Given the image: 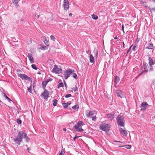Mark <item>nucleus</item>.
<instances>
[{
	"instance_id": "f704fd0d",
	"label": "nucleus",
	"mask_w": 155,
	"mask_h": 155,
	"mask_svg": "<svg viewBox=\"0 0 155 155\" xmlns=\"http://www.w3.org/2000/svg\"><path fill=\"white\" fill-rule=\"evenodd\" d=\"M124 146V147L127 149H129L131 147V146L129 145H125Z\"/></svg>"
},
{
	"instance_id": "8fccbe9b",
	"label": "nucleus",
	"mask_w": 155,
	"mask_h": 155,
	"mask_svg": "<svg viewBox=\"0 0 155 155\" xmlns=\"http://www.w3.org/2000/svg\"><path fill=\"white\" fill-rule=\"evenodd\" d=\"M140 40V38H137L136 39V42L137 43H138V42Z\"/></svg>"
},
{
	"instance_id": "7ed1b4c3",
	"label": "nucleus",
	"mask_w": 155,
	"mask_h": 155,
	"mask_svg": "<svg viewBox=\"0 0 155 155\" xmlns=\"http://www.w3.org/2000/svg\"><path fill=\"white\" fill-rule=\"evenodd\" d=\"M117 119L118 125L122 127L124 126L125 124L124 122V118L123 116L118 115L117 117Z\"/></svg>"
},
{
	"instance_id": "e2e57ef3",
	"label": "nucleus",
	"mask_w": 155,
	"mask_h": 155,
	"mask_svg": "<svg viewBox=\"0 0 155 155\" xmlns=\"http://www.w3.org/2000/svg\"><path fill=\"white\" fill-rule=\"evenodd\" d=\"M30 150V148L29 147H28L27 148V150L28 151Z\"/></svg>"
},
{
	"instance_id": "49530a36",
	"label": "nucleus",
	"mask_w": 155,
	"mask_h": 155,
	"mask_svg": "<svg viewBox=\"0 0 155 155\" xmlns=\"http://www.w3.org/2000/svg\"><path fill=\"white\" fill-rule=\"evenodd\" d=\"M52 80V79L51 78H49V79H48L47 81H46V82H47L48 83V82H49V81H51Z\"/></svg>"
},
{
	"instance_id": "c85d7f7f",
	"label": "nucleus",
	"mask_w": 155,
	"mask_h": 155,
	"mask_svg": "<svg viewBox=\"0 0 155 155\" xmlns=\"http://www.w3.org/2000/svg\"><path fill=\"white\" fill-rule=\"evenodd\" d=\"M41 48L42 50H45L47 49V46H44L42 45L41 46Z\"/></svg>"
},
{
	"instance_id": "6e6d98bb",
	"label": "nucleus",
	"mask_w": 155,
	"mask_h": 155,
	"mask_svg": "<svg viewBox=\"0 0 155 155\" xmlns=\"http://www.w3.org/2000/svg\"><path fill=\"white\" fill-rule=\"evenodd\" d=\"M69 15L70 17H71L72 15V14L71 13H70L69 14Z\"/></svg>"
},
{
	"instance_id": "a19ab883",
	"label": "nucleus",
	"mask_w": 155,
	"mask_h": 155,
	"mask_svg": "<svg viewBox=\"0 0 155 155\" xmlns=\"http://www.w3.org/2000/svg\"><path fill=\"white\" fill-rule=\"evenodd\" d=\"M71 96H71V94H67L66 95H65V97L66 98H68V97H71Z\"/></svg>"
},
{
	"instance_id": "9b49d317",
	"label": "nucleus",
	"mask_w": 155,
	"mask_h": 155,
	"mask_svg": "<svg viewBox=\"0 0 155 155\" xmlns=\"http://www.w3.org/2000/svg\"><path fill=\"white\" fill-rule=\"evenodd\" d=\"M114 114L113 113L109 114L107 115V117L108 118L110 119V120H112L114 118Z\"/></svg>"
},
{
	"instance_id": "473e14b6",
	"label": "nucleus",
	"mask_w": 155,
	"mask_h": 155,
	"mask_svg": "<svg viewBox=\"0 0 155 155\" xmlns=\"http://www.w3.org/2000/svg\"><path fill=\"white\" fill-rule=\"evenodd\" d=\"M44 43L47 46H48L49 45V43L47 39H45L44 41Z\"/></svg>"
},
{
	"instance_id": "4468645a",
	"label": "nucleus",
	"mask_w": 155,
	"mask_h": 155,
	"mask_svg": "<svg viewBox=\"0 0 155 155\" xmlns=\"http://www.w3.org/2000/svg\"><path fill=\"white\" fill-rule=\"evenodd\" d=\"M74 127L78 132H81L84 130L81 128V127H78V126H74Z\"/></svg>"
},
{
	"instance_id": "37998d69",
	"label": "nucleus",
	"mask_w": 155,
	"mask_h": 155,
	"mask_svg": "<svg viewBox=\"0 0 155 155\" xmlns=\"http://www.w3.org/2000/svg\"><path fill=\"white\" fill-rule=\"evenodd\" d=\"M150 66V68L149 69V71H153V68L152 67V66Z\"/></svg>"
},
{
	"instance_id": "4d7b16f0",
	"label": "nucleus",
	"mask_w": 155,
	"mask_h": 155,
	"mask_svg": "<svg viewBox=\"0 0 155 155\" xmlns=\"http://www.w3.org/2000/svg\"><path fill=\"white\" fill-rule=\"evenodd\" d=\"M3 89L2 87L0 88V91H3Z\"/></svg>"
},
{
	"instance_id": "dca6fc26",
	"label": "nucleus",
	"mask_w": 155,
	"mask_h": 155,
	"mask_svg": "<svg viewBox=\"0 0 155 155\" xmlns=\"http://www.w3.org/2000/svg\"><path fill=\"white\" fill-rule=\"evenodd\" d=\"M117 96L120 97L122 98L123 96V95L122 94V92L121 91H117L116 92Z\"/></svg>"
},
{
	"instance_id": "20e7f679",
	"label": "nucleus",
	"mask_w": 155,
	"mask_h": 155,
	"mask_svg": "<svg viewBox=\"0 0 155 155\" xmlns=\"http://www.w3.org/2000/svg\"><path fill=\"white\" fill-rule=\"evenodd\" d=\"M18 75L19 77H20L23 80H28L29 81L31 82L32 81V79L31 78L25 74H18Z\"/></svg>"
},
{
	"instance_id": "0eeeda50",
	"label": "nucleus",
	"mask_w": 155,
	"mask_h": 155,
	"mask_svg": "<svg viewBox=\"0 0 155 155\" xmlns=\"http://www.w3.org/2000/svg\"><path fill=\"white\" fill-rule=\"evenodd\" d=\"M74 71V70L72 71L71 69H69L67 70L65 72V79H67L69 77V75L71 73H73Z\"/></svg>"
},
{
	"instance_id": "4be33fe9",
	"label": "nucleus",
	"mask_w": 155,
	"mask_h": 155,
	"mask_svg": "<svg viewBox=\"0 0 155 155\" xmlns=\"http://www.w3.org/2000/svg\"><path fill=\"white\" fill-rule=\"evenodd\" d=\"M83 122L82 121H79L77 125H75L74 126H78V127H81L83 125Z\"/></svg>"
},
{
	"instance_id": "052dcab7",
	"label": "nucleus",
	"mask_w": 155,
	"mask_h": 155,
	"mask_svg": "<svg viewBox=\"0 0 155 155\" xmlns=\"http://www.w3.org/2000/svg\"><path fill=\"white\" fill-rule=\"evenodd\" d=\"M17 72H20L21 71V70L19 69H17Z\"/></svg>"
},
{
	"instance_id": "1a4fd4ad",
	"label": "nucleus",
	"mask_w": 155,
	"mask_h": 155,
	"mask_svg": "<svg viewBox=\"0 0 155 155\" xmlns=\"http://www.w3.org/2000/svg\"><path fill=\"white\" fill-rule=\"evenodd\" d=\"M148 105V104L146 102H143L140 105V107H141V109L140 110L141 111L145 110L147 106Z\"/></svg>"
},
{
	"instance_id": "7c9ffc66",
	"label": "nucleus",
	"mask_w": 155,
	"mask_h": 155,
	"mask_svg": "<svg viewBox=\"0 0 155 155\" xmlns=\"http://www.w3.org/2000/svg\"><path fill=\"white\" fill-rule=\"evenodd\" d=\"M149 9L150 11V13L151 14L152 12L155 11V7H154L152 8H149Z\"/></svg>"
},
{
	"instance_id": "774afa93",
	"label": "nucleus",
	"mask_w": 155,
	"mask_h": 155,
	"mask_svg": "<svg viewBox=\"0 0 155 155\" xmlns=\"http://www.w3.org/2000/svg\"><path fill=\"white\" fill-rule=\"evenodd\" d=\"M118 38L117 37H115L114 38V39H117Z\"/></svg>"
},
{
	"instance_id": "39448f33",
	"label": "nucleus",
	"mask_w": 155,
	"mask_h": 155,
	"mask_svg": "<svg viewBox=\"0 0 155 155\" xmlns=\"http://www.w3.org/2000/svg\"><path fill=\"white\" fill-rule=\"evenodd\" d=\"M62 70L61 68H59L56 65H54V67L51 71L52 72H54L56 74H59L61 73Z\"/></svg>"
},
{
	"instance_id": "864d4df0",
	"label": "nucleus",
	"mask_w": 155,
	"mask_h": 155,
	"mask_svg": "<svg viewBox=\"0 0 155 155\" xmlns=\"http://www.w3.org/2000/svg\"><path fill=\"white\" fill-rule=\"evenodd\" d=\"M123 47L124 48H125V45L124 42H123Z\"/></svg>"
},
{
	"instance_id": "c9c22d12",
	"label": "nucleus",
	"mask_w": 155,
	"mask_h": 155,
	"mask_svg": "<svg viewBox=\"0 0 155 155\" xmlns=\"http://www.w3.org/2000/svg\"><path fill=\"white\" fill-rule=\"evenodd\" d=\"M51 39L52 41H54L55 40V38L54 37V36L52 35H51L50 36Z\"/></svg>"
},
{
	"instance_id": "79ce46f5",
	"label": "nucleus",
	"mask_w": 155,
	"mask_h": 155,
	"mask_svg": "<svg viewBox=\"0 0 155 155\" xmlns=\"http://www.w3.org/2000/svg\"><path fill=\"white\" fill-rule=\"evenodd\" d=\"M73 89L75 92H76L78 91V87L77 84H76L75 86V88L74 89V88H73Z\"/></svg>"
},
{
	"instance_id": "a211bd4d",
	"label": "nucleus",
	"mask_w": 155,
	"mask_h": 155,
	"mask_svg": "<svg viewBox=\"0 0 155 155\" xmlns=\"http://www.w3.org/2000/svg\"><path fill=\"white\" fill-rule=\"evenodd\" d=\"M120 80V79L119 77L117 76H116L115 78L114 79V84H116L117 83L119 82V81Z\"/></svg>"
},
{
	"instance_id": "603ef678",
	"label": "nucleus",
	"mask_w": 155,
	"mask_h": 155,
	"mask_svg": "<svg viewBox=\"0 0 155 155\" xmlns=\"http://www.w3.org/2000/svg\"><path fill=\"white\" fill-rule=\"evenodd\" d=\"M71 101H68L67 102V104H68V105H70V104H71Z\"/></svg>"
},
{
	"instance_id": "6ab92c4d",
	"label": "nucleus",
	"mask_w": 155,
	"mask_h": 155,
	"mask_svg": "<svg viewBox=\"0 0 155 155\" xmlns=\"http://www.w3.org/2000/svg\"><path fill=\"white\" fill-rule=\"evenodd\" d=\"M18 0H13V4L16 6L18 7L19 6L18 4Z\"/></svg>"
},
{
	"instance_id": "bf43d9fd",
	"label": "nucleus",
	"mask_w": 155,
	"mask_h": 155,
	"mask_svg": "<svg viewBox=\"0 0 155 155\" xmlns=\"http://www.w3.org/2000/svg\"><path fill=\"white\" fill-rule=\"evenodd\" d=\"M63 130L64 131V132H65L66 131V129L65 128H64L63 129Z\"/></svg>"
},
{
	"instance_id": "f257e3e1",
	"label": "nucleus",
	"mask_w": 155,
	"mask_h": 155,
	"mask_svg": "<svg viewBox=\"0 0 155 155\" xmlns=\"http://www.w3.org/2000/svg\"><path fill=\"white\" fill-rule=\"evenodd\" d=\"M25 139L26 142H29L30 139L27 136V134L23 131H19L18 133L17 136L13 139L14 142L18 145H19L22 142V139Z\"/></svg>"
},
{
	"instance_id": "f03ea898",
	"label": "nucleus",
	"mask_w": 155,
	"mask_h": 155,
	"mask_svg": "<svg viewBox=\"0 0 155 155\" xmlns=\"http://www.w3.org/2000/svg\"><path fill=\"white\" fill-rule=\"evenodd\" d=\"M100 129L103 131H108L110 127V125L108 124L104 123L100 125Z\"/></svg>"
},
{
	"instance_id": "13d9d810",
	"label": "nucleus",
	"mask_w": 155,
	"mask_h": 155,
	"mask_svg": "<svg viewBox=\"0 0 155 155\" xmlns=\"http://www.w3.org/2000/svg\"><path fill=\"white\" fill-rule=\"evenodd\" d=\"M122 29L123 30V31L124 32V27L123 25L122 26Z\"/></svg>"
},
{
	"instance_id": "5fc2aeb1",
	"label": "nucleus",
	"mask_w": 155,
	"mask_h": 155,
	"mask_svg": "<svg viewBox=\"0 0 155 155\" xmlns=\"http://www.w3.org/2000/svg\"><path fill=\"white\" fill-rule=\"evenodd\" d=\"M130 51V49H128L127 50V54H128Z\"/></svg>"
},
{
	"instance_id": "6e6552de",
	"label": "nucleus",
	"mask_w": 155,
	"mask_h": 155,
	"mask_svg": "<svg viewBox=\"0 0 155 155\" xmlns=\"http://www.w3.org/2000/svg\"><path fill=\"white\" fill-rule=\"evenodd\" d=\"M63 2V5L64 9L65 10H67L69 8V3L68 0H64Z\"/></svg>"
},
{
	"instance_id": "e433bc0d",
	"label": "nucleus",
	"mask_w": 155,
	"mask_h": 155,
	"mask_svg": "<svg viewBox=\"0 0 155 155\" xmlns=\"http://www.w3.org/2000/svg\"><path fill=\"white\" fill-rule=\"evenodd\" d=\"M73 77L75 79H77L78 78L77 77V74L75 73H73Z\"/></svg>"
},
{
	"instance_id": "ddd939ff",
	"label": "nucleus",
	"mask_w": 155,
	"mask_h": 155,
	"mask_svg": "<svg viewBox=\"0 0 155 155\" xmlns=\"http://www.w3.org/2000/svg\"><path fill=\"white\" fill-rule=\"evenodd\" d=\"M86 112V115L88 117H91L93 115V112L92 111L88 110Z\"/></svg>"
},
{
	"instance_id": "cd10ccee",
	"label": "nucleus",
	"mask_w": 155,
	"mask_h": 155,
	"mask_svg": "<svg viewBox=\"0 0 155 155\" xmlns=\"http://www.w3.org/2000/svg\"><path fill=\"white\" fill-rule=\"evenodd\" d=\"M53 105L54 106H56L57 105V103L58 102V101L56 99H54L53 101Z\"/></svg>"
},
{
	"instance_id": "c03bdc74",
	"label": "nucleus",
	"mask_w": 155,
	"mask_h": 155,
	"mask_svg": "<svg viewBox=\"0 0 155 155\" xmlns=\"http://www.w3.org/2000/svg\"><path fill=\"white\" fill-rule=\"evenodd\" d=\"M92 120L93 121H96V117L95 116L93 117L92 118Z\"/></svg>"
},
{
	"instance_id": "f8f14e48",
	"label": "nucleus",
	"mask_w": 155,
	"mask_h": 155,
	"mask_svg": "<svg viewBox=\"0 0 155 155\" xmlns=\"http://www.w3.org/2000/svg\"><path fill=\"white\" fill-rule=\"evenodd\" d=\"M28 57L31 63H33L34 62V60L32 57V55L31 54L28 53Z\"/></svg>"
},
{
	"instance_id": "5701e85b",
	"label": "nucleus",
	"mask_w": 155,
	"mask_h": 155,
	"mask_svg": "<svg viewBox=\"0 0 155 155\" xmlns=\"http://www.w3.org/2000/svg\"><path fill=\"white\" fill-rule=\"evenodd\" d=\"M72 108L74 110H78L79 108V106L78 105L76 104L74 106L72 107Z\"/></svg>"
},
{
	"instance_id": "423d86ee",
	"label": "nucleus",
	"mask_w": 155,
	"mask_h": 155,
	"mask_svg": "<svg viewBox=\"0 0 155 155\" xmlns=\"http://www.w3.org/2000/svg\"><path fill=\"white\" fill-rule=\"evenodd\" d=\"M49 94L46 89H45L44 91L41 94L40 96L43 97L44 99H47L49 97Z\"/></svg>"
},
{
	"instance_id": "9d476101",
	"label": "nucleus",
	"mask_w": 155,
	"mask_h": 155,
	"mask_svg": "<svg viewBox=\"0 0 155 155\" xmlns=\"http://www.w3.org/2000/svg\"><path fill=\"white\" fill-rule=\"evenodd\" d=\"M119 130L121 134L126 137L127 136V132L126 130H123L122 128H120Z\"/></svg>"
},
{
	"instance_id": "b1692460",
	"label": "nucleus",
	"mask_w": 155,
	"mask_h": 155,
	"mask_svg": "<svg viewBox=\"0 0 155 155\" xmlns=\"http://www.w3.org/2000/svg\"><path fill=\"white\" fill-rule=\"evenodd\" d=\"M2 93L4 94V96L5 98L6 99H7L8 101L9 102H10L11 101H12V100L11 99H10L8 97L4 92H2Z\"/></svg>"
},
{
	"instance_id": "393cba45",
	"label": "nucleus",
	"mask_w": 155,
	"mask_h": 155,
	"mask_svg": "<svg viewBox=\"0 0 155 155\" xmlns=\"http://www.w3.org/2000/svg\"><path fill=\"white\" fill-rule=\"evenodd\" d=\"M94 58H97V55H98V51L97 50L96 51L95 50L94 51Z\"/></svg>"
},
{
	"instance_id": "3c124183",
	"label": "nucleus",
	"mask_w": 155,
	"mask_h": 155,
	"mask_svg": "<svg viewBox=\"0 0 155 155\" xmlns=\"http://www.w3.org/2000/svg\"><path fill=\"white\" fill-rule=\"evenodd\" d=\"M64 84L65 87H67V84L66 83L65 81H64Z\"/></svg>"
},
{
	"instance_id": "0e129e2a",
	"label": "nucleus",
	"mask_w": 155,
	"mask_h": 155,
	"mask_svg": "<svg viewBox=\"0 0 155 155\" xmlns=\"http://www.w3.org/2000/svg\"><path fill=\"white\" fill-rule=\"evenodd\" d=\"M38 74H41V72L40 71H38Z\"/></svg>"
},
{
	"instance_id": "a878e982",
	"label": "nucleus",
	"mask_w": 155,
	"mask_h": 155,
	"mask_svg": "<svg viewBox=\"0 0 155 155\" xmlns=\"http://www.w3.org/2000/svg\"><path fill=\"white\" fill-rule=\"evenodd\" d=\"M92 18L95 20H96L98 18V16L95 15L93 14L91 15Z\"/></svg>"
},
{
	"instance_id": "ea45409f",
	"label": "nucleus",
	"mask_w": 155,
	"mask_h": 155,
	"mask_svg": "<svg viewBox=\"0 0 155 155\" xmlns=\"http://www.w3.org/2000/svg\"><path fill=\"white\" fill-rule=\"evenodd\" d=\"M28 90L29 92H30V93H32L31 92V86L30 87L28 88Z\"/></svg>"
},
{
	"instance_id": "c756f323",
	"label": "nucleus",
	"mask_w": 155,
	"mask_h": 155,
	"mask_svg": "<svg viewBox=\"0 0 155 155\" xmlns=\"http://www.w3.org/2000/svg\"><path fill=\"white\" fill-rule=\"evenodd\" d=\"M64 108H67L68 107V104L65 103H63L62 104Z\"/></svg>"
},
{
	"instance_id": "f3484780",
	"label": "nucleus",
	"mask_w": 155,
	"mask_h": 155,
	"mask_svg": "<svg viewBox=\"0 0 155 155\" xmlns=\"http://www.w3.org/2000/svg\"><path fill=\"white\" fill-rule=\"evenodd\" d=\"M153 44L152 43H149L148 44V46H147L146 47V48L150 49H152L153 48Z\"/></svg>"
},
{
	"instance_id": "4c0bfd02",
	"label": "nucleus",
	"mask_w": 155,
	"mask_h": 155,
	"mask_svg": "<svg viewBox=\"0 0 155 155\" xmlns=\"http://www.w3.org/2000/svg\"><path fill=\"white\" fill-rule=\"evenodd\" d=\"M39 16H40L39 15H38V14H37L36 13H35V19H38Z\"/></svg>"
},
{
	"instance_id": "58836bf2",
	"label": "nucleus",
	"mask_w": 155,
	"mask_h": 155,
	"mask_svg": "<svg viewBox=\"0 0 155 155\" xmlns=\"http://www.w3.org/2000/svg\"><path fill=\"white\" fill-rule=\"evenodd\" d=\"M17 122L18 124H20L21 123V120L19 119H17Z\"/></svg>"
},
{
	"instance_id": "680f3d73",
	"label": "nucleus",
	"mask_w": 155,
	"mask_h": 155,
	"mask_svg": "<svg viewBox=\"0 0 155 155\" xmlns=\"http://www.w3.org/2000/svg\"><path fill=\"white\" fill-rule=\"evenodd\" d=\"M146 7V8H150V7H149L147 5H145L144 6Z\"/></svg>"
},
{
	"instance_id": "2f4dec72",
	"label": "nucleus",
	"mask_w": 155,
	"mask_h": 155,
	"mask_svg": "<svg viewBox=\"0 0 155 155\" xmlns=\"http://www.w3.org/2000/svg\"><path fill=\"white\" fill-rule=\"evenodd\" d=\"M31 67L32 68H33L34 70H37V68L36 67V65L35 64H32L31 65Z\"/></svg>"
},
{
	"instance_id": "72a5a7b5",
	"label": "nucleus",
	"mask_w": 155,
	"mask_h": 155,
	"mask_svg": "<svg viewBox=\"0 0 155 155\" xmlns=\"http://www.w3.org/2000/svg\"><path fill=\"white\" fill-rule=\"evenodd\" d=\"M64 86V84L63 83H60L58 85V88H59L61 87H63Z\"/></svg>"
},
{
	"instance_id": "de8ad7c7",
	"label": "nucleus",
	"mask_w": 155,
	"mask_h": 155,
	"mask_svg": "<svg viewBox=\"0 0 155 155\" xmlns=\"http://www.w3.org/2000/svg\"><path fill=\"white\" fill-rule=\"evenodd\" d=\"M137 47V46H135L133 47L132 49L133 51H135L136 50V48Z\"/></svg>"
},
{
	"instance_id": "bb28decb",
	"label": "nucleus",
	"mask_w": 155,
	"mask_h": 155,
	"mask_svg": "<svg viewBox=\"0 0 155 155\" xmlns=\"http://www.w3.org/2000/svg\"><path fill=\"white\" fill-rule=\"evenodd\" d=\"M148 71V70H146L144 71H142V72L140 73V74H139L138 75V77H139L142 74H145V72H147Z\"/></svg>"
},
{
	"instance_id": "69168bd1",
	"label": "nucleus",
	"mask_w": 155,
	"mask_h": 155,
	"mask_svg": "<svg viewBox=\"0 0 155 155\" xmlns=\"http://www.w3.org/2000/svg\"><path fill=\"white\" fill-rule=\"evenodd\" d=\"M35 86V84L34 83H33V87H34Z\"/></svg>"
},
{
	"instance_id": "412c9836",
	"label": "nucleus",
	"mask_w": 155,
	"mask_h": 155,
	"mask_svg": "<svg viewBox=\"0 0 155 155\" xmlns=\"http://www.w3.org/2000/svg\"><path fill=\"white\" fill-rule=\"evenodd\" d=\"M90 62L91 63H93L94 61V58L92 54H91L90 55Z\"/></svg>"
},
{
	"instance_id": "a18cd8bd",
	"label": "nucleus",
	"mask_w": 155,
	"mask_h": 155,
	"mask_svg": "<svg viewBox=\"0 0 155 155\" xmlns=\"http://www.w3.org/2000/svg\"><path fill=\"white\" fill-rule=\"evenodd\" d=\"M64 153V152L62 150L61 151V152L60 153L59 155H63Z\"/></svg>"
},
{
	"instance_id": "aec40b11",
	"label": "nucleus",
	"mask_w": 155,
	"mask_h": 155,
	"mask_svg": "<svg viewBox=\"0 0 155 155\" xmlns=\"http://www.w3.org/2000/svg\"><path fill=\"white\" fill-rule=\"evenodd\" d=\"M47 84L48 83L46 81H44L42 82V86L44 89H45V88Z\"/></svg>"
},
{
	"instance_id": "09e8293b",
	"label": "nucleus",
	"mask_w": 155,
	"mask_h": 155,
	"mask_svg": "<svg viewBox=\"0 0 155 155\" xmlns=\"http://www.w3.org/2000/svg\"><path fill=\"white\" fill-rule=\"evenodd\" d=\"M79 137L77 135H76L75 136V137L74 138V140L75 141V139L76 138H78Z\"/></svg>"
},
{
	"instance_id": "338daca9",
	"label": "nucleus",
	"mask_w": 155,
	"mask_h": 155,
	"mask_svg": "<svg viewBox=\"0 0 155 155\" xmlns=\"http://www.w3.org/2000/svg\"><path fill=\"white\" fill-rule=\"evenodd\" d=\"M132 46V45H131V46H130V47L129 48V49H130V50Z\"/></svg>"
},
{
	"instance_id": "2eb2a0df",
	"label": "nucleus",
	"mask_w": 155,
	"mask_h": 155,
	"mask_svg": "<svg viewBox=\"0 0 155 155\" xmlns=\"http://www.w3.org/2000/svg\"><path fill=\"white\" fill-rule=\"evenodd\" d=\"M148 60L149 61V66H152L154 64L155 62H154L153 61L151 57H149Z\"/></svg>"
}]
</instances>
